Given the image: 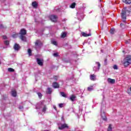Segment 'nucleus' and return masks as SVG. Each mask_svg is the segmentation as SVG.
<instances>
[{"label":"nucleus","mask_w":131,"mask_h":131,"mask_svg":"<svg viewBox=\"0 0 131 131\" xmlns=\"http://www.w3.org/2000/svg\"><path fill=\"white\" fill-rule=\"evenodd\" d=\"M124 25H125V24H123V23H121V24H120V26H121V27H122V26H124Z\"/></svg>","instance_id":"e433bc0d"},{"label":"nucleus","mask_w":131,"mask_h":131,"mask_svg":"<svg viewBox=\"0 0 131 131\" xmlns=\"http://www.w3.org/2000/svg\"><path fill=\"white\" fill-rule=\"evenodd\" d=\"M81 34L84 37H88V36H91V34H86L84 32H82Z\"/></svg>","instance_id":"dca6fc26"},{"label":"nucleus","mask_w":131,"mask_h":131,"mask_svg":"<svg viewBox=\"0 0 131 131\" xmlns=\"http://www.w3.org/2000/svg\"><path fill=\"white\" fill-rule=\"evenodd\" d=\"M94 86L93 85H91L90 86L88 87L87 89V91L88 92H92V91L94 90Z\"/></svg>","instance_id":"6ab92c4d"},{"label":"nucleus","mask_w":131,"mask_h":131,"mask_svg":"<svg viewBox=\"0 0 131 131\" xmlns=\"http://www.w3.org/2000/svg\"><path fill=\"white\" fill-rule=\"evenodd\" d=\"M53 108L55 110H56V111H57V107H56V106H54Z\"/></svg>","instance_id":"ea45409f"},{"label":"nucleus","mask_w":131,"mask_h":131,"mask_svg":"<svg viewBox=\"0 0 131 131\" xmlns=\"http://www.w3.org/2000/svg\"><path fill=\"white\" fill-rule=\"evenodd\" d=\"M27 32H26V30L24 29H21L19 33V34L20 35L19 36V38L22 40L23 41H25L26 42L27 41L26 36Z\"/></svg>","instance_id":"f03ea898"},{"label":"nucleus","mask_w":131,"mask_h":131,"mask_svg":"<svg viewBox=\"0 0 131 131\" xmlns=\"http://www.w3.org/2000/svg\"><path fill=\"white\" fill-rule=\"evenodd\" d=\"M52 92H53V90H52V88H48L47 89V90L46 91V94H48L49 95H51V94H52Z\"/></svg>","instance_id":"ddd939ff"},{"label":"nucleus","mask_w":131,"mask_h":131,"mask_svg":"<svg viewBox=\"0 0 131 131\" xmlns=\"http://www.w3.org/2000/svg\"><path fill=\"white\" fill-rule=\"evenodd\" d=\"M90 78L91 80H92L93 81H95V80H96V75L95 74L91 75Z\"/></svg>","instance_id":"f8f14e48"},{"label":"nucleus","mask_w":131,"mask_h":131,"mask_svg":"<svg viewBox=\"0 0 131 131\" xmlns=\"http://www.w3.org/2000/svg\"><path fill=\"white\" fill-rule=\"evenodd\" d=\"M46 111H47V106L45 105L42 108V112H43L44 113H46Z\"/></svg>","instance_id":"bb28decb"},{"label":"nucleus","mask_w":131,"mask_h":131,"mask_svg":"<svg viewBox=\"0 0 131 131\" xmlns=\"http://www.w3.org/2000/svg\"><path fill=\"white\" fill-rule=\"evenodd\" d=\"M104 62H105V63H107V59H105L104 60Z\"/></svg>","instance_id":"a19ab883"},{"label":"nucleus","mask_w":131,"mask_h":131,"mask_svg":"<svg viewBox=\"0 0 131 131\" xmlns=\"http://www.w3.org/2000/svg\"><path fill=\"white\" fill-rule=\"evenodd\" d=\"M53 56L54 57H58L59 56V54H58V53H55L53 54Z\"/></svg>","instance_id":"473e14b6"},{"label":"nucleus","mask_w":131,"mask_h":131,"mask_svg":"<svg viewBox=\"0 0 131 131\" xmlns=\"http://www.w3.org/2000/svg\"><path fill=\"white\" fill-rule=\"evenodd\" d=\"M0 28L1 29L4 28V26L3 25H0Z\"/></svg>","instance_id":"58836bf2"},{"label":"nucleus","mask_w":131,"mask_h":131,"mask_svg":"<svg viewBox=\"0 0 131 131\" xmlns=\"http://www.w3.org/2000/svg\"><path fill=\"white\" fill-rule=\"evenodd\" d=\"M101 115L102 118L104 117V115H103V113L101 114Z\"/></svg>","instance_id":"79ce46f5"},{"label":"nucleus","mask_w":131,"mask_h":131,"mask_svg":"<svg viewBox=\"0 0 131 131\" xmlns=\"http://www.w3.org/2000/svg\"><path fill=\"white\" fill-rule=\"evenodd\" d=\"M52 43L54 45V46H57V41H52Z\"/></svg>","instance_id":"2f4dec72"},{"label":"nucleus","mask_w":131,"mask_h":131,"mask_svg":"<svg viewBox=\"0 0 131 131\" xmlns=\"http://www.w3.org/2000/svg\"><path fill=\"white\" fill-rule=\"evenodd\" d=\"M75 6H76V3L74 2L70 6V8L71 9H74V8H75Z\"/></svg>","instance_id":"aec40b11"},{"label":"nucleus","mask_w":131,"mask_h":131,"mask_svg":"<svg viewBox=\"0 0 131 131\" xmlns=\"http://www.w3.org/2000/svg\"><path fill=\"white\" fill-rule=\"evenodd\" d=\"M8 71L9 72H14V71H15V70L13 68H8Z\"/></svg>","instance_id":"a878e982"},{"label":"nucleus","mask_w":131,"mask_h":131,"mask_svg":"<svg viewBox=\"0 0 131 131\" xmlns=\"http://www.w3.org/2000/svg\"><path fill=\"white\" fill-rule=\"evenodd\" d=\"M53 78L54 80H55L56 81L58 80V77L57 76H54L53 77Z\"/></svg>","instance_id":"72a5a7b5"},{"label":"nucleus","mask_w":131,"mask_h":131,"mask_svg":"<svg viewBox=\"0 0 131 131\" xmlns=\"http://www.w3.org/2000/svg\"><path fill=\"white\" fill-rule=\"evenodd\" d=\"M114 69H115V70H117V69H118V67H117V65H114L113 67Z\"/></svg>","instance_id":"7c9ffc66"},{"label":"nucleus","mask_w":131,"mask_h":131,"mask_svg":"<svg viewBox=\"0 0 131 131\" xmlns=\"http://www.w3.org/2000/svg\"><path fill=\"white\" fill-rule=\"evenodd\" d=\"M130 14V9H127L126 7L124 8L121 12V17L122 20L124 23L126 21V17Z\"/></svg>","instance_id":"f257e3e1"},{"label":"nucleus","mask_w":131,"mask_h":131,"mask_svg":"<svg viewBox=\"0 0 131 131\" xmlns=\"http://www.w3.org/2000/svg\"><path fill=\"white\" fill-rule=\"evenodd\" d=\"M43 131H49V130H45Z\"/></svg>","instance_id":"c03bdc74"},{"label":"nucleus","mask_w":131,"mask_h":131,"mask_svg":"<svg viewBox=\"0 0 131 131\" xmlns=\"http://www.w3.org/2000/svg\"><path fill=\"white\" fill-rule=\"evenodd\" d=\"M11 95L12 97H17V92H16V90H14L11 91Z\"/></svg>","instance_id":"4468645a"},{"label":"nucleus","mask_w":131,"mask_h":131,"mask_svg":"<svg viewBox=\"0 0 131 131\" xmlns=\"http://www.w3.org/2000/svg\"><path fill=\"white\" fill-rule=\"evenodd\" d=\"M35 46L38 47V46H42V42L40 40H36L35 42Z\"/></svg>","instance_id":"9d476101"},{"label":"nucleus","mask_w":131,"mask_h":131,"mask_svg":"<svg viewBox=\"0 0 131 131\" xmlns=\"http://www.w3.org/2000/svg\"><path fill=\"white\" fill-rule=\"evenodd\" d=\"M125 42H126V43H127H127H129V42H128V41H126Z\"/></svg>","instance_id":"37998d69"},{"label":"nucleus","mask_w":131,"mask_h":131,"mask_svg":"<svg viewBox=\"0 0 131 131\" xmlns=\"http://www.w3.org/2000/svg\"><path fill=\"white\" fill-rule=\"evenodd\" d=\"M3 39H7V36H3Z\"/></svg>","instance_id":"4c0bfd02"},{"label":"nucleus","mask_w":131,"mask_h":131,"mask_svg":"<svg viewBox=\"0 0 131 131\" xmlns=\"http://www.w3.org/2000/svg\"><path fill=\"white\" fill-rule=\"evenodd\" d=\"M110 32L111 34H114V32H115V29H111L110 31Z\"/></svg>","instance_id":"393cba45"},{"label":"nucleus","mask_w":131,"mask_h":131,"mask_svg":"<svg viewBox=\"0 0 131 131\" xmlns=\"http://www.w3.org/2000/svg\"><path fill=\"white\" fill-rule=\"evenodd\" d=\"M28 53L29 54V56H32V51H31V49H29L28 50Z\"/></svg>","instance_id":"5701e85b"},{"label":"nucleus","mask_w":131,"mask_h":131,"mask_svg":"<svg viewBox=\"0 0 131 131\" xmlns=\"http://www.w3.org/2000/svg\"><path fill=\"white\" fill-rule=\"evenodd\" d=\"M123 3H125L126 5H129L131 4V0H123Z\"/></svg>","instance_id":"a211bd4d"},{"label":"nucleus","mask_w":131,"mask_h":131,"mask_svg":"<svg viewBox=\"0 0 131 131\" xmlns=\"http://www.w3.org/2000/svg\"><path fill=\"white\" fill-rule=\"evenodd\" d=\"M21 47H20V46H19V44L15 43L14 44L13 49L15 50V51H19V50H20Z\"/></svg>","instance_id":"6e6552de"},{"label":"nucleus","mask_w":131,"mask_h":131,"mask_svg":"<svg viewBox=\"0 0 131 131\" xmlns=\"http://www.w3.org/2000/svg\"><path fill=\"white\" fill-rule=\"evenodd\" d=\"M107 131H112V125L110 124L107 128Z\"/></svg>","instance_id":"b1692460"},{"label":"nucleus","mask_w":131,"mask_h":131,"mask_svg":"<svg viewBox=\"0 0 131 131\" xmlns=\"http://www.w3.org/2000/svg\"><path fill=\"white\" fill-rule=\"evenodd\" d=\"M4 43L5 45H6V46H9V45H10V42H9V40H5L4 41Z\"/></svg>","instance_id":"cd10ccee"},{"label":"nucleus","mask_w":131,"mask_h":131,"mask_svg":"<svg viewBox=\"0 0 131 131\" xmlns=\"http://www.w3.org/2000/svg\"><path fill=\"white\" fill-rule=\"evenodd\" d=\"M52 86L54 89H59L60 85L57 82H53L52 83Z\"/></svg>","instance_id":"0eeeda50"},{"label":"nucleus","mask_w":131,"mask_h":131,"mask_svg":"<svg viewBox=\"0 0 131 131\" xmlns=\"http://www.w3.org/2000/svg\"><path fill=\"white\" fill-rule=\"evenodd\" d=\"M130 91H131V87L130 88Z\"/></svg>","instance_id":"a18cd8bd"},{"label":"nucleus","mask_w":131,"mask_h":131,"mask_svg":"<svg viewBox=\"0 0 131 131\" xmlns=\"http://www.w3.org/2000/svg\"><path fill=\"white\" fill-rule=\"evenodd\" d=\"M76 98V96H75L74 95H72L71 97H70V100L72 101V102H74V100Z\"/></svg>","instance_id":"2eb2a0df"},{"label":"nucleus","mask_w":131,"mask_h":131,"mask_svg":"<svg viewBox=\"0 0 131 131\" xmlns=\"http://www.w3.org/2000/svg\"><path fill=\"white\" fill-rule=\"evenodd\" d=\"M69 128V126L66 123L62 124L60 127H58V128L61 130L64 129V128Z\"/></svg>","instance_id":"39448f33"},{"label":"nucleus","mask_w":131,"mask_h":131,"mask_svg":"<svg viewBox=\"0 0 131 131\" xmlns=\"http://www.w3.org/2000/svg\"><path fill=\"white\" fill-rule=\"evenodd\" d=\"M59 108H63V104L62 103L59 104Z\"/></svg>","instance_id":"c9c22d12"},{"label":"nucleus","mask_w":131,"mask_h":131,"mask_svg":"<svg viewBox=\"0 0 131 131\" xmlns=\"http://www.w3.org/2000/svg\"><path fill=\"white\" fill-rule=\"evenodd\" d=\"M131 64V55H127L123 59V65L124 67H127L129 65Z\"/></svg>","instance_id":"7ed1b4c3"},{"label":"nucleus","mask_w":131,"mask_h":131,"mask_svg":"<svg viewBox=\"0 0 131 131\" xmlns=\"http://www.w3.org/2000/svg\"><path fill=\"white\" fill-rule=\"evenodd\" d=\"M32 6L34 9H36L38 7V3L36 2H33L32 3Z\"/></svg>","instance_id":"9b49d317"},{"label":"nucleus","mask_w":131,"mask_h":131,"mask_svg":"<svg viewBox=\"0 0 131 131\" xmlns=\"http://www.w3.org/2000/svg\"><path fill=\"white\" fill-rule=\"evenodd\" d=\"M60 94L62 97H63V98H67V95L65 94L64 92H61L60 93Z\"/></svg>","instance_id":"4be33fe9"},{"label":"nucleus","mask_w":131,"mask_h":131,"mask_svg":"<svg viewBox=\"0 0 131 131\" xmlns=\"http://www.w3.org/2000/svg\"><path fill=\"white\" fill-rule=\"evenodd\" d=\"M103 117H102V119L104 120V121H107V117H106V115H105V113H103Z\"/></svg>","instance_id":"412c9836"},{"label":"nucleus","mask_w":131,"mask_h":131,"mask_svg":"<svg viewBox=\"0 0 131 131\" xmlns=\"http://www.w3.org/2000/svg\"><path fill=\"white\" fill-rule=\"evenodd\" d=\"M67 36V33L66 32H62L61 34V38H65V37H66Z\"/></svg>","instance_id":"f3484780"},{"label":"nucleus","mask_w":131,"mask_h":131,"mask_svg":"<svg viewBox=\"0 0 131 131\" xmlns=\"http://www.w3.org/2000/svg\"><path fill=\"white\" fill-rule=\"evenodd\" d=\"M49 18L52 22L56 23L58 17L56 15H52L49 16Z\"/></svg>","instance_id":"20e7f679"},{"label":"nucleus","mask_w":131,"mask_h":131,"mask_svg":"<svg viewBox=\"0 0 131 131\" xmlns=\"http://www.w3.org/2000/svg\"><path fill=\"white\" fill-rule=\"evenodd\" d=\"M107 82H108V83H111L112 84H114V83H115V79L108 78L107 79Z\"/></svg>","instance_id":"1a4fd4ad"},{"label":"nucleus","mask_w":131,"mask_h":131,"mask_svg":"<svg viewBox=\"0 0 131 131\" xmlns=\"http://www.w3.org/2000/svg\"><path fill=\"white\" fill-rule=\"evenodd\" d=\"M96 64H97V65H98V69H100V67H101V64L99 62H97Z\"/></svg>","instance_id":"c756f323"},{"label":"nucleus","mask_w":131,"mask_h":131,"mask_svg":"<svg viewBox=\"0 0 131 131\" xmlns=\"http://www.w3.org/2000/svg\"><path fill=\"white\" fill-rule=\"evenodd\" d=\"M37 95L39 98V99H41V98H42V94H41V93H38Z\"/></svg>","instance_id":"c85d7f7f"},{"label":"nucleus","mask_w":131,"mask_h":131,"mask_svg":"<svg viewBox=\"0 0 131 131\" xmlns=\"http://www.w3.org/2000/svg\"><path fill=\"white\" fill-rule=\"evenodd\" d=\"M36 60L38 65H39V66H42L43 65V60L42 59L37 58Z\"/></svg>","instance_id":"423d86ee"},{"label":"nucleus","mask_w":131,"mask_h":131,"mask_svg":"<svg viewBox=\"0 0 131 131\" xmlns=\"http://www.w3.org/2000/svg\"><path fill=\"white\" fill-rule=\"evenodd\" d=\"M12 37L15 38L17 37V34L15 33L12 35Z\"/></svg>","instance_id":"f704fd0d"}]
</instances>
